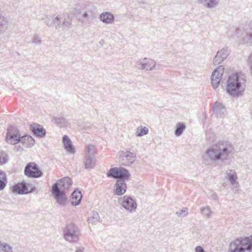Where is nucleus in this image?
I'll list each match as a JSON object with an SVG mask.
<instances>
[{
  "mask_svg": "<svg viewBox=\"0 0 252 252\" xmlns=\"http://www.w3.org/2000/svg\"><path fill=\"white\" fill-rule=\"evenodd\" d=\"M245 82L246 80L240 73L233 74L228 78L227 92L233 96L238 97L242 94L245 90Z\"/></svg>",
  "mask_w": 252,
  "mask_h": 252,
  "instance_id": "nucleus-1",
  "label": "nucleus"
},
{
  "mask_svg": "<svg viewBox=\"0 0 252 252\" xmlns=\"http://www.w3.org/2000/svg\"><path fill=\"white\" fill-rule=\"evenodd\" d=\"M231 152L232 149L229 146L215 144L207 150L206 155L212 161H216L226 159Z\"/></svg>",
  "mask_w": 252,
  "mask_h": 252,
  "instance_id": "nucleus-2",
  "label": "nucleus"
},
{
  "mask_svg": "<svg viewBox=\"0 0 252 252\" xmlns=\"http://www.w3.org/2000/svg\"><path fill=\"white\" fill-rule=\"evenodd\" d=\"M230 252H252V235L231 243Z\"/></svg>",
  "mask_w": 252,
  "mask_h": 252,
  "instance_id": "nucleus-3",
  "label": "nucleus"
},
{
  "mask_svg": "<svg viewBox=\"0 0 252 252\" xmlns=\"http://www.w3.org/2000/svg\"><path fill=\"white\" fill-rule=\"evenodd\" d=\"M63 237L70 243L77 242L79 238L78 228L73 224L67 225L63 229Z\"/></svg>",
  "mask_w": 252,
  "mask_h": 252,
  "instance_id": "nucleus-4",
  "label": "nucleus"
},
{
  "mask_svg": "<svg viewBox=\"0 0 252 252\" xmlns=\"http://www.w3.org/2000/svg\"><path fill=\"white\" fill-rule=\"evenodd\" d=\"M12 191L19 194H25L30 193H37V189L32 184L25 182L18 183L12 187Z\"/></svg>",
  "mask_w": 252,
  "mask_h": 252,
  "instance_id": "nucleus-5",
  "label": "nucleus"
},
{
  "mask_svg": "<svg viewBox=\"0 0 252 252\" xmlns=\"http://www.w3.org/2000/svg\"><path fill=\"white\" fill-rule=\"evenodd\" d=\"M236 35L239 37L241 41L243 43H252V21H251L248 25H246L243 30L237 28L236 29Z\"/></svg>",
  "mask_w": 252,
  "mask_h": 252,
  "instance_id": "nucleus-6",
  "label": "nucleus"
},
{
  "mask_svg": "<svg viewBox=\"0 0 252 252\" xmlns=\"http://www.w3.org/2000/svg\"><path fill=\"white\" fill-rule=\"evenodd\" d=\"M118 203L127 211L130 213L134 212L137 208L136 202L130 197L124 196L118 199Z\"/></svg>",
  "mask_w": 252,
  "mask_h": 252,
  "instance_id": "nucleus-7",
  "label": "nucleus"
},
{
  "mask_svg": "<svg viewBox=\"0 0 252 252\" xmlns=\"http://www.w3.org/2000/svg\"><path fill=\"white\" fill-rule=\"evenodd\" d=\"M107 176L115 178H121V179H128L130 176L128 171L123 167H114L111 168L108 172Z\"/></svg>",
  "mask_w": 252,
  "mask_h": 252,
  "instance_id": "nucleus-8",
  "label": "nucleus"
},
{
  "mask_svg": "<svg viewBox=\"0 0 252 252\" xmlns=\"http://www.w3.org/2000/svg\"><path fill=\"white\" fill-rule=\"evenodd\" d=\"M135 155L128 151L121 152L119 157H117L118 162L124 166H128L131 164L135 160Z\"/></svg>",
  "mask_w": 252,
  "mask_h": 252,
  "instance_id": "nucleus-9",
  "label": "nucleus"
},
{
  "mask_svg": "<svg viewBox=\"0 0 252 252\" xmlns=\"http://www.w3.org/2000/svg\"><path fill=\"white\" fill-rule=\"evenodd\" d=\"M52 193L58 204L61 206H64L67 200V196L65 194V192L60 190L56 185H53L52 187Z\"/></svg>",
  "mask_w": 252,
  "mask_h": 252,
  "instance_id": "nucleus-10",
  "label": "nucleus"
},
{
  "mask_svg": "<svg viewBox=\"0 0 252 252\" xmlns=\"http://www.w3.org/2000/svg\"><path fill=\"white\" fill-rule=\"evenodd\" d=\"M223 71L224 67L220 65L213 72L211 76V83L214 89H216L220 84Z\"/></svg>",
  "mask_w": 252,
  "mask_h": 252,
  "instance_id": "nucleus-11",
  "label": "nucleus"
},
{
  "mask_svg": "<svg viewBox=\"0 0 252 252\" xmlns=\"http://www.w3.org/2000/svg\"><path fill=\"white\" fill-rule=\"evenodd\" d=\"M24 173L26 176L33 178L40 177L42 174L37 164L34 163H29L25 167Z\"/></svg>",
  "mask_w": 252,
  "mask_h": 252,
  "instance_id": "nucleus-12",
  "label": "nucleus"
},
{
  "mask_svg": "<svg viewBox=\"0 0 252 252\" xmlns=\"http://www.w3.org/2000/svg\"><path fill=\"white\" fill-rule=\"evenodd\" d=\"M213 114L217 118H224L227 114L225 106L220 101H216L212 107Z\"/></svg>",
  "mask_w": 252,
  "mask_h": 252,
  "instance_id": "nucleus-13",
  "label": "nucleus"
},
{
  "mask_svg": "<svg viewBox=\"0 0 252 252\" xmlns=\"http://www.w3.org/2000/svg\"><path fill=\"white\" fill-rule=\"evenodd\" d=\"M229 54V51L227 47H224L217 52V55L213 60V63L218 65L226 59Z\"/></svg>",
  "mask_w": 252,
  "mask_h": 252,
  "instance_id": "nucleus-14",
  "label": "nucleus"
},
{
  "mask_svg": "<svg viewBox=\"0 0 252 252\" xmlns=\"http://www.w3.org/2000/svg\"><path fill=\"white\" fill-rule=\"evenodd\" d=\"M30 130L35 136L38 137H43L46 133V130L42 126L35 123L30 125Z\"/></svg>",
  "mask_w": 252,
  "mask_h": 252,
  "instance_id": "nucleus-15",
  "label": "nucleus"
},
{
  "mask_svg": "<svg viewBox=\"0 0 252 252\" xmlns=\"http://www.w3.org/2000/svg\"><path fill=\"white\" fill-rule=\"evenodd\" d=\"M54 185H56L60 190L65 192L66 189H68L70 188L72 185V181L70 178L65 177L58 180Z\"/></svg>",
  "mask_w": 252,
  "mask_h": 252,
  "instance_id": "nucleus-16",
  "label": "nucleus"
},
{
  "mask_svg": "<svg viewBox=\"0 0 252 252\" xmlns=\"http://www.w3.org/2000/svg\"><path fill=\"white\" fill-rule=\"evenodd\" d=\"M114 189V192L118 195H121L124 194L126 191V185L125 180L123 179H118L116 181Z\"/></svg>",
  "mask_w": 252,
  "mask_h": 252,
  "instance_id": "nucleus-17",
  "label": "nucleus"
},
{
  "mask_svg": "<svg viewBox=\"0 0 252 252\" xmlns=\"http://www.w3.org/2000/svg\"><path fill=\"white\" fill-rule=\"evenodd\" d=\"M19 130L15 127L10 126L7 130L6 140L7 141L13 140L17 142L20 135Z\"/></svg>",
  "mask_w": 252,
  "mask_h": 252,
  "instance_id": "nucleus-18",
  "label": "nucleus"
},
{
  "mask_svg": "<svg viewBox=\"0 0 252 252\" xmlns=\"http://www.w3.org/2000/svg\"><path fill=\"white\" fill-rule=\"evenodd\" d=\"M225 179L229 181L230 184L234 187H237L238 183L236 182L237 179V173L234 170L227 169L225 172Z\"/></svg>",
  "mask_w": 252,
  "mask_h": 252,
  "instance_id": "nucleus-19",
  "label": "nucleus"
},
{
  "mask_svg": "<svg viewBox=\"0 0 252 252\" xmlns=\"http://www.w3.org/2000/svg\"><path fill=\"white\" fill-rule=\"evenodd\" d=\"M142 70H145L146 71H151L153 70L156 66V63L153 60L147 58L142 59Z\"/></svg>",
  "mask_w": 252,
  "mask_h": 252,
  "instance_id": "nucleus-20",
  "label": "nucleus"
},
{
  "mask_svg": "<svg viewBox=\"0 0 252 252\" xmlns=\"http://www.w3.org/2000/svg\"><path fill=\"white\" fill-rule=\"evenodd\" d=\"M99 19L103 23L107 24H112L115 20L114 15L108 12L102 13L99 15Z\"/></svg>",
  "mask_w": 252,
  "mask_h": 252,
  "instance_id": "nucleus-21",
  "label": "nucleus"
},
{
  "mask_svg": "<svg viewBox=\"0 0 252 252\" xmlns=\"http://www.w3.org/2000/svg\"><path fill=\"white\" fill-rule=\"evenodd\" d=\"M71 202L73 205H77L80 204L82 195L81 191L78 190L74 191L71 195Z\"/></svg>",
  "mask_w": 252,
  "mask_h": 252,
  "instance_id": "nucleus-22",
  "label": "nucleus"
},
{
  "mask_svg": "<svg viewBox=\"0 0 252 252\" xmlns=\"http://www.w3.org/2000/svg\"><path fill=\"white\" fill-rule=\"evenodd\" d=\"M198 3L203 4L205 7L212 8L216 7L220 2V0H196Z\"/></svg>",
  "mask_w": 252,
  "mask_h": 252,
  "instance_id": "nucleus-23",
  "label": "nucleus"
},
{
  "mask_svg": "<svg viewBox=\"0 0 252 252\" xmlns=\"http://www.w3.org/2000/svg\"><path fill=\"white\" fill-rule=\"evenodd\" d=\"M84 162L85 168L88 169L93 168L95 165L94 157L85 156Z\"/></svg>",
  "mask_w": 252,
  "mask_h": 252,
  "instance_id": "nucleus-24",
  "label": "nucleus"
},
{
  "mask_svg": "<svg viewBox=\"0 0 252 252\" xmlns=\"http://www.w3.org/2000/svg\"><path fill=\"white\" fill-rule=\"evenodd\" d=\"M52 122L56 124L60 127H63L68 125L67 121L63 117H54Z\"/></svg>",
  "mask_w": 252,
  "mask_h": 252,
  "instance_id": "nucleus-25",
  "label": "nucleus"
},
{
  "mask_svg": "<svg viewBox=\"0 0 252 252\" xmlns=\"http://www.w3.org/2000/svg\"><path fill=\"white\" fill-rule=\"evenodd\" d=\"M7 20L3 16L0 14V33H2L7 29Z\"/></svg>",
  "mask_w": 252,
  "mask_h": 252,
  "instance_id": "nucleus-26",
  "label": "nucleus"
},
{
  "mask_svg": "<svg viewBox=\"0 0 252 252\" xmlns=\"http://www.w3.org/2000/svg\"><path fill=\"white\" fill-rule=\"evenodd\" d=\"M52 23L55 27V29L58 30L62 27V18H60L59 16L55 17L52 16Z\"/></svg>",
  "mask_w": 252,
  "mask_h": 252,
  "instance_id": "nucleus-27",
  "label": "nucleus"
},
{
  "mask_svg": "<svg viewBox=\"0 0 252 252\" xmlns=\"http://www.w3.org/2000/svg\"><path fill=\"white\" fill-rule=\"evenodd\" d=\"M95 151L96 148L95 146L91 144L86 145L85 148V156L94 157Z\"/></svg>",
  "mask_w": 252,
  "mask_h": 252,
  "instance_id": "nucleus-28",
  "label": "nucleus"
},
{
  "mask_svg": "<svg viewBox=\"0 0 252 252\" xmlns=\"http://www.w3.org/2000/svg\"><path fill=\"white\" fill-rule=\"evenodd\" d=\"M6 185V177L5 172L0 170V190H3Z\"/></svg>",
  "mask_w": 252,
  "mask_h": 252,
  "instance_id": "nucleus-29",
  "label": "nucleus"
},
{
  "mask_svg": "<svg viewBox=\"0 0 252 252\" xmlns=\"http://www.w3.org/2000/svg\"><path fill=\"white\" fill-rule=\"evenodd\" d=\"M82 129L85 131L84 132L86 133H90L94 132L96 130V127L93 124H90L89 123H85L83 125Z\"/></svg>",
  "mask_w": 252,
  "mask_h": 252,
  "instance_id": "nucleus-30",
  "label": "nucleus"
},
{
  "mask_svg": "<svg viewBox=\"0 0 252 252\" xmlns=\"http://www.w3.org/2000/svg\"><path fill=\"white\" fill-rule=\"evenodd\" d=\"M99 217L97 212H93L92 216L88 219L89 223L95 224L99 221Z\"/></svg>",
  "mask_w": 252,
  "mask_h": 252,
  "instance_id": "nucleus-31",
  "label": "nucleus"
},
{
  "mask_svg": "<svg viewBox=\"0 0 252 252\" xmlns=\"http://www.w3.org/2000/svg\"><path fill=\"white\" fill-rule=\"evenodd\" d=\"M72 24V19L69 15L62 20V27L64 29H69Z\"/></svg>",
  "mask_w": 252,
  "mask_h": 252,
  "instance_id": "nucleus-32",
  "label": "nucleus"
},
{
  "mask_svg": "<svg viewBox=\"0 0 252 252\" xmlns=\"http://www.w3.org/2000/svg\"><path fill=\"white\" fill-rule=\"evenodd\" d=\"M200 211L202 213V215L207 218L211 217L212 211L210 207L207 206L204 207H201L200 209Z\"/></svg>",
  "mask_w": 252,
  "mask_h": 252,
  "instance_id": "nucleus-33",
  "label": "nucleus"
},
{
  "mask_svg": "<svg viewBox=\"0 0 252 252\" xmlns=\"http://www.w3.org/2000/svg\"><path fill=\"white\" fill-rule=\"evenodd\" d=\"M17 142H35L34 139L30 135L26 134L23 136L19 135V138Z\"/></svg>",
  "mask_w": 252,
  "mask_h": 252,
  "instance_id": "nucleus-34",
  "label": "nucleus"
},
{
  "mask_svg": "<svg viewBox=\"0 0 252 252\" xmlns=\"http://www.w3.org/2000/svg\"><path fill=\"white\" fill-rule=\"evenodd\" d=\"M186 129V126L183 123L179 124L177 126L175 131V134L176 136H180L183 131Z\"/></svg>",
  "mask_w": 252,
  "mask_h": 252,
  "instance_id": "nucleus-35",
  "label": "nucleus"
},
{
  "mask_svg": "<svg viewBox=\"0 0 252 252\" xmlns=\"http://www.w3.org/2000/svg\"><path fill=\"white\" fill-rule=\"evenodd\" d=\"M63 147L66 152L69 154H74L75 149L72 143H63Z\"/></svg>",
  "mask_w": 252,
  "mask_h": 252,
  "instance_id": "nucleus-36",
  "label": "nucleus"
},
{
  "mask_svg": "<svg viewBox=\"0 0 252 252\" xmlns=\"http://www.w3.org/2000/svg\"><path fill=\"white\" fill-rule=\"evenodd\" d=\"M8 159V155L4 151H0V165L6 163Z\"/></svg>",
  "mask_w": 252,
  "mask_h": 252,
  "instance_id": "nucleus-37",
  "label": "nucleus"
},
{
  "mask_svg": "<svg viewBox=\"0 0 252 252\" xmlns=\"http://www.w3.org/2000/svg\"><path fill=\"white\" fill-rule=\"evenodd\" d=\"M149 129L147 127H138L136 132V135L138 136H141L146 135L148 133Z\"/></svg>",
  "mask_w": 252,
  "mask_h": 252,
  "instance_id": "nucleus-38",
  "label": "nucleus"
},
{
  "mask_svg": "<svg viewBox=\"0 0 252 252\" xmlns=\"http://www.w3.org/2000/svg\"><path fill=\"white\" fill-rule=\"evenodd\" d=\"M0 252H12V248L6 244L0 242Z\"/></svg>",
  "mask_w": 252,
  "mask_h": 252,
  "instance_id": "nucleus-39",
  "label": "nucleus"
},
{
  "mask_svg": "<svg viewBox=\"0 0 252 252\" xmlns=\"http://www.w3.org/2000/svg\"><path fill=\"white\" fill-rule=\"evenodd\" d=\"M32 43L35 44L40 45L42 43V40L38 34H34L32 38Z\"/></svg>",
  "mask_w": 252,
  "mask_h": 252,
  "instance_id": "nucleus-40",
  "label": "nucleus"
},
{
  "mask_svg": "<svg viewBox=\"0 0 252 252\" xmlns=\"http://www.w3.org/2000/svg\"><path fill=\"white\" fill-rule=\"evenodd\" d=\"M82 17L87 21H89L93 20L94 18V15L92 12H90V13L85 12L83 14Z\"/></svg>",
  "mask_w": 252,
  "mask_h": 252,
  "instance_id": "nucleus-41",
  "label": "nucleus"
},
{
  "mask_svg": "<svg viewBox=\"0 0 252 252\" xmlns=\"http://www.w3.org/2000/svg\"><path fill=\"white\" fill-rule=\"evenodd\" d=\"M188 214L187 208H184L182 210H179L176 213V214L180 217H185Z\"/></svg>",
  "mask_w": 252,
  "mask_h": 252,
  "instance_id": "nucleus-42",
  "label": "nucleus"
},
{
  "mask_svg": "<svg viewBox=\"0 0 252 252\" xmlns=\"http://www.w3.org/2000/svg\"><path fill=\"white\" fill-rule=\"evenodd\" d=\"M206 138L209 141H214L215 137V134L211 131H208L206 133Z\"/></svg>",
  "mask_w": 252,
  "mask_h": 252,
  "instance_id": "nucleus-43",
  "label": "nucleus"
},
{
  "mask_svg": "<svg viewBox=\"0 0 252 252\" xmlns=\"http://www.w3.org/2000/svg\"><path fill=\"white\" fill-rule=\"evenodd\" d=\"M19 143H14V144H13V145L14 146L13 149L15 151L21 152L22 151H23V148L21 146L17 145Z\"/></svg>",
  "mask_w": 252,
  "mask_h": 252,
  "instance_id": "nucleus-44",
  "label": "nucleus"
},
{
  "mask_svg": "<svg viewBox=\"0 0 252 252\" xmlns=\"http://www.w3.org/2000/svg\"><path fill=\"white\" fill-rule=\"evenodd\" d=\"M142 59H140L138 61H137L135 63V66L138 69H141L142 70V67H143L142 66Z\"/></svg>",
  "mask_w": 252,
  "mask_h": 252,
  "instance_id": "nucleus-45",
  "label": "nucleus"
},
{
  "mask_svg": "<svg viewBox=\"0 0 252 252\" xmlns=\"http://www.w3.org/2000/svg\"><path fill=\"white\" fill-rule=\"evenodd\" d=\"M195 252H205L204 248L201 246H197L194 249Z\"/></svg>",
  "mask_w": 252,
  "mask_h": 252,
  "instance_id": "nucleus-46",
  "label": "nucleus"
},
{
  "mask_svg": "<svg viewBox=\"0 0 252 252\" xmlns=\"http://www.w3.org/2000/svg\"><path fill=\"white\" fill-rule=\"evenodd\" d=\"M62 142H71V141L68 136L64 135L63 137Z\"/></svg>",
  "mask_w": 252,
  "mask_h": 252,
  "instance_id": "nucleus-47",
  "label": "nucleus"
},
{
  "mask_svg": "<svg viewBox=\"0 0 252 252\" xmlns=\"http://www.w3.org/2000/svg\"><path fill=\"white\" fill-rule=\"evenodd\" d=\"M211 198L212 199H213V200H217L218 197L216 193H213L212 194Z\"/></svg>",
  "mask_w": 252,
  "mask_h": 252,
  "instance_id": "nucleus-48",
  "label": "nucleus"
},
{
  "mask_svg": "<svg viewBox=\"0 0 252 252\" xmlns=\"http://www.w3.org/2000/svg\"><path fill=\"white\" fill-rule=\"evenodd\" d=\"M117 252H130L128 250H124L123 251H121V250L119 251H118Z\"/></svg>",
  "mask_w": 252,
  "mask_h": 252,
  "instance_id": "nucleus-49",
  "label": "nucleus"
},
{
  "mask_svg": "<svg viewBox=\"0 0 252 252\" xmlns=\"http://www.w3.org/2000/svg\"><path fill=\"white\" fill-rule=\"evenodd\" d=\"M34 143H29V145H27V147H31L33 146Z\"/></svg>",
  "mask_w": 252,
  "mask_h": 252,
  "instance_id": "nucleus-50",
  "label": "nucleus"
},
{
  "mask_svg": "<svg viewBox=\"0 0 252 252\" xmlns=\"http://www.w3.org/2000/svg\"><path fill=\"white\" fill-rule=\"evenodd\" d=\"M104 43V40L103 39L101 40V41L100 42V43H101V45H103Z\"/></svg>",
  "mask_w": 252,
  "mask_h": 252,
  "instance_id": "nucleus-51",
  "label": "nucleus"
},
{
  "mask_svg": "<svg viewBox=\"0 0 252 252\" xmlns=\"http://www.w3.org/2000/svg\"><path fill=\"white\" fill-rule=\"evenodd\" d=\"M75 252H83V251H82V250L79 249V250H77V251H76Z\"/></svg>",
  "mask_w": 252,
  "mask_h": 252,
  "instance_id": "nucleus-52",
  "label": "nucleus"
},
{
  "mask_svg": "<svg viewBox=\"0 0 252 252\" xmlns=\"http://www.w3.org/2000/svg\"><path fill=\"white\" fill-rule=\"evenodd\" d=\"M236 191H238V189H237L236 190L234 191V192L236 193Z\"/></svg>",
  "mask_w": 252,
  "mask_h": 252,
  "instance_id": "nucleus-53",
  "label": "nucleus"
},
{
  "mask_svg": "<svg viewBox=\"0 0 252 252\" xmlns=\"http://www.w3.org/2000/svg\"><path fill=\"white\" fill-rule=\"evenodd\" d=\"M22 143L23 145H24V144H26V143L23 142V143ZM27 143L28 144V143Z\"/></svg>",
  "mask_w": 252,
  "mask_h": 252,
  "instance_id": "nucleus-54",
  "label": "nucleus"
}]
</instances>
